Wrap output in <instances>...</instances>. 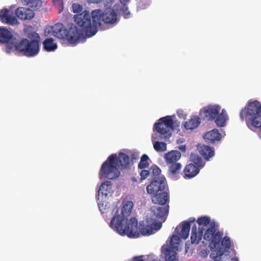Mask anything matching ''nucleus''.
Returning <instances> with one entry per match:
<instances>
[{"label":"nucleus","instance_id":"f257e3e1","mask_svg":"<svg viewBox=\"0 0 261 261\" xmlns=\"http://www.w3.org/2000/svg\"><path fill=\"white\" fill-rule=\"evenodd\" d=\"M197 222L198 225V229L195 223L192 226L191 243L198 244L199 243L203 236L205 227L209 225L204 234V239L210 243L209 247L211 249L210 257L214 261H221L222 256L230 248L229 237L225 236L222 239L223 232L216 231L217 225L214 221L211 222L210 218L208 216L199 218Z\"/></svg>","mask_w":261,"mask_h":261},{"label":"nucleus","instance_id":"f03ea898","mask_svg":"<svg viewBox=\"0 0 261 261\" xmlns=\"http://www.w3.org/2000/svg\"><path fill=\"white\" fill-rule=\"evenodd\" d=\"M75 24L69 29L61 23H57L50 27L52 35L67 40L70 44H74L81 37H91L96 34L95 24L91 25L90 17L86 12L74 16Z\"/></svg>","mask_w":261,"mask_h":261},{"label":"nucleus","instance_id":"7ed1b4c3","mask_svg":"<svg viewBox=\"0 0 261 261\" xmlns=\"http://www.w3.org/2000/svg\"><path fill=\"white\" fill-rule=\"evenodd\" d=\"M129 165V157L125 153L120 152L118 156L116 154H112L102 164L99 175L110 179L117 178L120 175L119 168L126 169Z\"/></svg>","mask_w":261,"mask_h":261},{"label":"nucleus","instance_id":"20e7f679","mask_svg":"<svg viewBox=\"0 0 261 261\" xmlns=\"http://www.w3.org/2000/svg\"><path fill=\"white\" fill-rule=\"evenodd\" d=\"M28 37L30 40L24 38L14 39V48L27 57L36 56L40 50V36L36 32H32L28 34Z\"/></svg>","mask_w":261,"mask_h":261},{"label":"nucleus","instance_id":"39448f33","mask_svg":"<svg viewBox=\"0 0 261 261\" xmlns=\"http://www.w3.org/2000/svg\"><path fill=\"white\" fill-rule=\"evenodd\" d=\"M242 121L245 120L249 127L258 128V136L261 139V103L257 100L248 103L247 107L240 113Z\"/></svg>","mask_w":261,"mask_h":261},{"label":"nucleus","instance_id":"423d86ee","mask_svg":"<svg viewBox=\"0 0 261 261\" xmlns=\"http://www.w3.org/2000/svg\"><path fill=\"white\" fill-rule=\"evenodd\" d=\"M110 226L121 235L126 234L128 237H138V220L135 217L123 219L119 217H113Z\"/></svg>","mask_w":261,"mask_h":261},{"label":"nucleus","instance_id":"0eeeda50","mask_svg":"<svg viewBox=\"0 0 261 261\" xmlns=\"http://www.w3.org/2000/svg\"><path fill=\"white\" fill-rule=\"evenodd\" d=\"M174 122L171 116H167L161 118L158 122H155L153 126V131L159 133L152 135V141L155 140H166L169 139L171 135V130L174 129Z\"/></svg>","mask_w":261,"mask_h":261},{"label":"nucleus","instance_id":"6e6552de","mask_svg":"<svg viewBox=\"0 0 261 261\" xmlns=\"http://www.w3.org/2000/svg\"><path fill=\"white\" fill-rule=\"evenodd\" d=\"M90 17V21L91 25L95 24L96 33L97 28L100 25L101 20L106 24H113L117 21V15L115 11L113 9H107L103 13L100 9H96L91 12V15L87 10H85Z\"/></svg>","mask_w":261,"mask_h":261},{"label":"nucleus","instance_id":"1a4fd4ad","mask_svg":"<svg viewBox=\"0 0 261 261\" xmlns=\"http://www.w3.org/2000/svg\"><path fill=\"white\" fill-rule=\"evenodd\" d=\"M162 227V223L156 222L153 219L147 218L146 221L140 222L139 230L143 236H150L153 234L155 231L159 230Z\"/></svg>","mask_w":261,"mask_h":261},{"label":"nucleus","instance_id":"9d476101","mask_svg":"<svg viewBox=\"0 0 261 261\" xmlns=\"http://www.w3.org/2000/svg\"><path fill=\"white\" fill-rule=\"evenodd\" d=\"M168 189L165 177L155 178L146 187L148 194L153 195Z\"/></svg>","mask_w":261,"mask_h":261},{"label":"nucleus","instance_id":"9b49d317","mask_svg":"<svg viewBox=\"0 0 261 261\" xmlns=\"http://www.w3.org/2000/svg\"><path fill=\"white\" fill-rule=\"evenodd\" d=\"M179 242V237L177 234H173L170 241V248H166L165 258L166 261H177L176 252L173 249L177 250Z\"/></svg>","mask_w":261,"mask_h":261},{"label":"nucleus","instance_id":"f8f14e48","mask_svg":"<svg viewBox=\"0 0 261 261\" xmlns=\"http://www.w3.org/2000/svg\"><path fill=\"white\" fill-rule=\"evenodd\" d=\"M221 110L218 105L208 106L203 108L200 111V115L203 119L214 120L216 119Z\"/></svg>","mask_w":261,"mask_h":261},{"label":"nucleus","instance_id":"ddd939ff","mask_svg":"<svg viewBox=\"0 0 261 261\" xmlns=\"http://www.w3.org/2000/svg\"><path fill=\"white\" fill-rule=\"evenodd\" d=\"M14 37L12 33L7 29L3 27H0V43H7L8 47L10 49L14 48V45L12 44L14 39H18Z\"/></svg>","mask_w":261,"mask_h":261},{"label":"nucleus","instance_id":"4468645a","mask_svg":"<svg viewBox=\"0 0 261 261\" xmlns=\"http://www.w3.org/2000/svg\"><path fill=\"white\" fill-rule=\"evenodd\" d=\"M0 20L2 22L11 25L18 24L17 19L13 15V12L8 9H3L0 11Z\"/></svg>","mask_w":261,"mask_h":261},{"label":"nucleus","instance_id":"2eb2a0df","mask_svg":"<svg viewBox=\"0 0 261 261\" xmlns=\"http://www.w3.org/2000/svg\"><path fill=\"white\" fill-rule=\"evenodd\" d=\"M151 200L154 204L163 205L169 202L168 189L162 192L151 195Z\"/></svg>","mask_w":261,"mask_h":261},{"label":"nucleus","instance_id":"dca6fc26","mask_svg":"<svg viewBox=\"0 0 261 261\" xmlns=\"http://www.w3.org/2000/svg\"><path fill=\"white\" fill-rule=\"evenodd\" d=\"M133 202L132 201H126L123 203V205L121 210V213H118V208H115L113 210V212L115 211V215L114 217H123V219H127L132 213L133 207Z\"/></svg>","mask_w":261,"mask_h":261},{"label":"nucleus","instance_id":"f3484780","mask_svg":"<svg viewBox=\"0 0 261 261\" xmlns=\"http://www.w3.org/2000/svg\"><path fill=\"white\" fill-rule=\"evenodd\" d=\"M17 17L21 20H31L35 15L34 11L30 8L19 7L15 11Z\"/></svg>","mask_w":261,"mask_h":261},{"label":"nucleus","instance_id":"a211bd4d","mask_svg":"<svg viewBox=\"0 0 261 261\" xmlns=\"http://www.w3.org/2000/svg\"><path fill=\"white\" fill-rule=\"evenodd\" d=\"M169 205H154L151 207L152 212L154 215L158 218H163L166 216L169 212Z\"/></svg>","mask_w":261,"mask_h":261},{"label":"nucleus","instance_id":"6ab92c4d","mask_svg":"<svg viewBox=\"0 0 261 261\" xmlns=\"http://www.w3.org/2000/svg\"><path fill=\"white\" fill-rule=\"evenodd\" d=\"M195 218L190 217L188 221H185L182 222L181 231L179 233V236L181 238L186 239L188 237L191 225L192 223H195Z\"/></svg>","mask_w":261,"mask_h":261},{"label":"nucleus","instance_id":"aec40b11","mask_svg":"<svg viewBox=\"0 0 261 261\" xmlns=\"http://www.w3.org/2000/svg\"><path fill=\"white\" fill-rule=\"evenodd\" d=\"M112 192V185L110 181H106L103 182L99 187L97 194V199L99 200V197L101 195L102 197L104 196L106 198L108 195Z\"/></svg>","mask_w":261,"mask_h":261},{"label":"nucleus","instance_id":"412c9836","mask_svg":"<svg viewBox=\"0 0 261 261\" xmlns=\"http://www.w3.org/2000/svg\"><path fill=\"white\" fill-rule=\"evenodd\" d=\"M203 138L208 143H213L220 140L221 134L217 129H214L205 134Z\"/></svg>","mask_w":261,"mask_h":261},{"label":"nucleus","instance_id":"4be33fe9","mask_svg":"<svg viewBox=\"0 0 261 261\" xmlns=\"http://www.w3.org/2000/svg\"><path fill=\"white\" fill-rule=\"evenodd\" d=\"M199 172V168L194 164L191 163L187 165L184 170V177L191 178L195 176Z\"/></svg>","mask_w":261,"mask_h":261},{"label":"nucleus","instance_id":"5701e85b","mask_svg":"<svg viewBox=\"0 0 261 261\" xmlns=\"http://www.w3.org/2000/svg\"><path fill=\"white\" fill-rule=\"evenodd\" d=\"M166 164L177 162L181 158V153L177 150H172L166 153L164 156Z\"/></svg>","mask_w":261,"mask_h":261},{"label":"nucleus","instance_id":"b1692460","mask_svg":"<svg viewBox=\"0 0 261 261\" xmlns=\"http://www.w3.org/2000/svg\"><path fill=\"white\" fill-rule=\"evenodd\" d=\"M228 119V116L225 110L223 109L220 114H218L215 119V123L218 126L224 127Z\"/></svg>","mask_w":261,"mask_h":261},{"label":"nucleus","instance_id":"393cba45","mask_svg":"<svg viewBox=\"0 0 261 261\" xmlns=\"http://www.w3.org/2000/svg\"><path fill=\"white\" fill-rule=\"evenodd\" d=\"M200 123L199 117L193 116L184 123V127L186 129H193L196 128Z\"/></svg>","mask_w":261,"mask_h":261},{"label":"nucleus","instance_id":"a878e982","mask_svg":"<svg viewBox=\"0 0 261 261\" xmlns=\"http://www.w3.org/2000/svg\"><path fill=\"white\" fill-rule=\"evenodd\" d=\"M199 152L206 160H208L214 155V151L212 148L207 145L202 146L199 149Z\"/></svg>","mask_w":261,"mask_h":261},{"label":"nucleus","instance_id":"bb28decb","mask_svg":"<svg viewBox=\"0 0 261 261\" xmlns=\"http://www.w3.org/2000/svg\"><path fill=\"white\" fill-rule=\"evenodd\" d=\"M166 164L168 167L169 172L172 175L178 173L182 167L181 164L177 162Z\"/></svg>","mask_w":261,"mask_h":261},{"label":"nucleus","instance_id":"cd10ccee","mask_svg":"<svg viewBox=\"0 0 261 261\" xmlns=\"http://www.w3.org/2000/svg\"><path fill=\"white\" fill-rule=\"evenodd\" d=\"M43 45L44 49L48 51H53L57 48V44L51 38L45 39L43 42Z\"/></svg>","mask_w":261,"mask_h":261},{"label":"nucleus","instance_id":"c85d7f7f","mask_svg":"<svg viewBox=\"0 0 261 261\" xmlns=\"http://www.w3.org/2000/svg\"><path fill=\"white\" fill-rule=\"evenodd\" d=\"M190 159L193 163V164L198 167V168H202L203 166L202 160L198 155L195 153H191Z\"/></svg>","mask_w":261,"mask_h":261},{"label":"nucleus","instance_id":"c756f323","mask_svg":"<svg viewBox=\"0 0 261 261\" xmlns=\"http://www.w3.org/2000/svg\"><path fill=\"white\" fill-rule=\"evenodd\" d=\"M153 143V148L158 152H163L167 149V145L165 142L159 141H152Z\"/></svg>","mask_w":261,"mask_h":261},{"label":"nucleus","instance_id":"7c9ffc66","mask_svg":"<svg viewBox=\"0 0 261 261\" xmlns=\"http://www.w3.org/2000/svg\"><path fill=\"white\" fill-rule=\"evenodd\" d=\"M149 157L146 154H144L141 158V160L138 165L139 169H145L149 167V164L148 162Z\"/></svg>","mask_w":261,"mask_h":261},{"label":"nucleus","instance_id":"2f4dec72","mask_svg":"<svg viewBox=\"0 0 261 261\" xmlns=\"http://www.w3.org/2000/svg\"><path fill=\"white\" fill-rule=\"evenodd\" d=\"M24 2L26 3L29 6L33 8H36L38 5H40L41 2L40 0H22Z\"/></svg>","mask_w":261,"mask_h":261},{"label":"nucleus","instance_id":"473e14b6","mask_svg":"<svg viewBox=\"0 0 261 261\" xmlns=\"http://www.w3.org/2000/svg\"><path fill=\"white\" fill-rule=\"evenodd\" d=\"M72 11H73V12L74 13H80L79 14L82 13V11H83V7L79 5V4H73L72 5ZM85 11H84L83 12V13Z\"/></svg>","mask_w":261,"mask_h":261},{"label":"nucleus","instance_id":"72a5a7b5","mask_svg":"<svg viewBox=\"0 0 261 261\" xmlns=\"http://www.w3.org/2000/svg\"><path fill=\"white\" fill-rule=\"evenodd\" d=\"M138 6L141 9H145L147 7L149 3L150 0H138Z\"/></svg>","mask_w":261,"mask_h":261},{"label":"nucleus","instance_id":"f704fd0d","mask_svg":"<svg viewBox=\"0 0 261 261\" xmlns=\"http://www.w3.org/2000/svg\"><path fill=\"white\" fill-rule=\"evenodd\" d=\"M151 169L152 170V174L153 176H159L161 174V170L156 165L152 166Z\"/></svg>","mask_w":261,"mask_h":261},{"label":"nucleus","instance_id":"c9c22d12","mask_svg":"<svg viewBox=\"0 0 261 261\" xmlns=\"http://www.w3.org/2000/svg\"><path fill=\"white\" fill-rule=\"evenodd\" d=\"M141 179H145L149 175V171L147 170H142L140 174Z\"/></svg>","mask_w":261,"mask_h":261},{"label":"nucleus","instance_id":"e433bc0d","mask_svg":"<svg viewBox=\"0 0 261 261\" xmlns=\"http://www.w3.org/2000/svg\"><path fill=\"white\" fill-rule=\"evenodd\" d=\"M53 2L55 4V5H56L58 6L59 7H60L61 9L59 11V12H61L63 9V2L62 0H53Z\"/></svg>","mask_w":261,"mask_h":261},{"label":"nucleus","instance_id":"4c0bfd02","mask_svg":"<svg viewBox=\"0 0 261 261\" xmlns=\"http://www.w3.org/2000/svg\"><path fill=\"white\" fill-rule=\"evenodd\" d=\"M123 7H122V11L125 14V16H124V18H128V16L130 14V12L128 10V7L126 6L125 4H123Z\"/></svg>","mask_w":261,"mask_h":261},{"label":"nucleus","instance_id":"58836bf2","mask_svg":"<svg viewBox=\"0 0 261 261\" xmlns=\"http://www.w3.org/2000/svg\"><path fill=\"white\" fill-rule=\"evenodd\" d=\"M139 156V153L135 151L131 152L130 158L132 161L136 160Z\"/></svg>","mask_w":261,"mask_h":261},{"label":"nucleus","instance_id":"ea45409f","mask_svg":"<svg viewBox=\"0 0 261 261\" xmlns=\"http://www.w3.org/2000/svg\"><path fill=\"white\" fill-rule=\"evenodd\" d=\"M133 261H144L142 258V256H137L134 257Z\"/></svg>","mask_w":261,"mask_h":261},{"label":"nucleus","instance_id":"a19ab883","mask_svg":"<svg viewBox=\"0 0 261 261\" xmlns=\"http://www.w3.org/2000/svg\"><path fill=\"white\" fill-rule=\"evenodd\" d=\"M179 149L181 151H185L186 150V147L185 145H180L179 146Z\"/></svg>","mask_w":261,"mask_h":261},{"label":"nucleus","instance_id":"79ce46f5","mask_svg":"<svg viewBox=\"0 0 261 261\" xmlns=\"http://www.w3.org/2000/svg\"><path fill=\"white\" fill-rule=\"evenodd\" d=\"M101 0H89L90 3L98 4L101 2Z\"/></svg>","mask_w":261,"mask_h":261},{"label":"nucleus","instance_id":"37998d69","mask_svg":"<svg viewBox=\"0 0 261 261\" xmlns=\"http://www.w3.org/2000/svg\"><path fill=\"white\" fill-rule=\"evenodd\" d=\"M120 1L121 4H124L128 3L129 1V0H120Z\"/></svg>","mask_w":261,"mask_h":261},{"label":"nucleus","instance_id":"c03bdc74","mask_svg":"<svg viewBox=\"0 0 261 261\" xmlns=\"http://www.w3.org/2000/svg\"><path fill=\"white\" fill-rule=\"evenodd\" d=\"M231 261H239L238 257H233L231 258Z\"/></svg>","mask_w":261,"mask_h":261},{"label":"nucleus","instance_id":"a18cd8bd","mask_svg":"<svg viewBox=\"0 0 261 261\" xmlns=\"http://www.w3.org/2000/svg\"><path fill=\"white\" fill-rule=\"evenodd\" d=\"M113 0H108V2H112Z\"/></svg>","mask_w":261,"mask_h":261},{"label":"nucleus","instance_id":"49530a36","mask_svg":"<svg viewBox=\"0 0 261 261\" xmlns=\"http://www.w3.org/2000/svg\"><path fill=\"white\" fill-rule=\"evenodd\" d=\"M151 261H158V260L156 259H153V260H152Z\"/></svg>","mask_w":261,"mask_h":261}]
</instances>
